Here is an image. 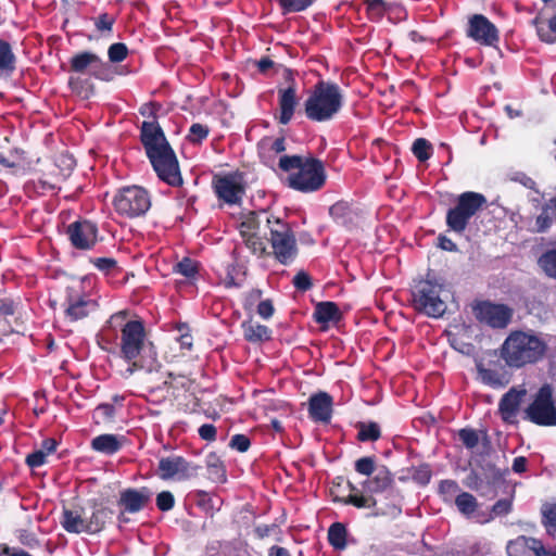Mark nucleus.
<instances>
[{
  "mask_svg": "<svg viewBox=\"0 0 556 556\" xmlns=\"http://www.w3.org/2000/svg\"><path fill=\"white\" fill-rule=\"evenodd\" d=\"M296 104V90L293 86L279 90L280 124L287 125L292 119Z\"/></svg>",
  "mask_w": 556,
  "mask_h": 556,
  "instance_id": "nucleus-23",
  "label": "nucleus"
},
{
  "mask_svg": "<svg viewBox=\"0 0 556 556\" xmlns=\"http://www.w3.org/2000/svg\"><path fill=\"white\" fill-rule=\"evenodd\" d=\"M140 138L157 177L170 186H180L182 177L178 160L160 125L155 121H144Z\"/></svg>",
  "mask_w": 556,
  "mask_h": 556,
  "instance_id": "nucleus-1",
  "label": "nucleus"
},
{
  "mask_svg": "<svg viewBox=\"0 0 556 556\" xmlns=\"http://www.w3.org/2000/svg\"><path fill=\"white\" fill-rule=\"evenodd\" d=\"M96 412L104 419H111L114 416L115 409L111 404H101L97 407Z\"/></svg>",
  "mask_w": 556,
  "mask_h": 556,
  "instance_id": "nucleus-63",
  "label": "nucleus"
},
{
  "mask_svg": "<svg viewBox=\"0 0 556 556\" xmlns=\"http://www.w3.org/2000/svg\"><path fill=\"white\" fill-rule=\"evenodd\" d=\"M245 339L252 342L267 340L270 337L268 327L264 325L250 324L244 327Z\"/></svg>",
  "mask_w": 556,
  "mask_h": 556,
  "instance_id": "nucleus-38",
  "label": "nucleus"
},
{
  "mask_svg": "<svg viewBox=\"0 0 556 556\" xmlns=\"http://www.w3.org/2000/svg\"><path fill=\"white\" fill-rule=\"evenodd\" d=\"M543 522L548 533L556 531V505H548L544 507Z\"/></svg>",
  "mask_w": 556,
  "mask_h": 556,
  "instance_id": "nucleus-48",
  "label": "nucleus"
},
{
  "mask_svg": "<svg viewBox=\"0 0 556 556\" xmlns=\"http://www.w3.org/2000/svg\"><path fill=\"white\" fill-rule=\"evenodd\" d=\"M247 269L242 264L232 263L227 266L224 285L226 288H239L243 285Z\"/></svg>",
  "mask_w": 556,
  "mask_h": 556,
  "instance_id": "nucleus-32",
  "label": "nucleus"
},
{
  "mask_svg": "<svg viewBox=\"0 0 556 556\" xmlns=\"http://www.w3.org/2000/svg\"><path fill=\"white\" fill-rule=\"evenodd\" d=\"M546 351V342L538 334L514 331L505 340L502 357L510 367H521L538 362Z\"/></svg>",
  "mask_w": 556,
  "mask_h": 556,
  "instance_id": "nucleus-3",
  "label": "nucleus"
},
{
  "mask_svg": "<svg viewBox=\"0 0 556 556\" xmlns=\"http://www.w3.org/2000/svg\"><path fill=\"white\" fill-rule=\"evenodd\" d=\"M80 283L68 286L65 290V316L71 321L85 318L96 308V303L79 290Z\"/></svg>",
  "mask_w": 556,
  "mask_h": 556,
  "instance_id": "nucleus-15",
  "label": "nucleus"
},
{
  "mask_svg": "<svg viewBox=\"0 0 556 556\" xmlns=\"http://www.w3.org/2000/svg\"><path fill=\"white\" fill-rule=\"evenodd\" d=\"M146 355H140L139 361H134L125 370L124 376L130 377L136 370L144 369L148 372H156L161 368V364L156 358V352L152 343L146 349Z\"/></svg>",
  "mask_w": 556,
  "mask_h": 556,
  "instance_id": "nucleus-24",
  "label": "nucleus"
},
{
  "mask_svg": "<svg viewBox=\"0 0 556 556\" xmlns=\"http://www.w3.org/2000/svg\"><path fill=\"white\" fill-rule=\"evenodd\" d=\"M467 36L476 42L493 47L498 42V30L484 15L475 14L469 18Z\"/></svg>",
  "mask_w": 556,
  "mask_h": 556,
  "instance_id": "nucleus-17",
  "label": "nucleus"
},
{
  "mask_svg": "<svg viewBox=\"0 0 556 556\" xmlns=\"http://www.w3.org/2000/svg\"><path fill=\"white\" fill-rule=\"evenodd\" d=\"M198 432L200 438L205 441H214L216 439V428L211 424L202 425Z\"/></svg>",
  "mask_w": 556,
  "mask_h": 556,
  "instance_id": "nucleus-58",
  "label": "nucleus"
},
{
  "mask_svg": "<svg viewBox=\"0 0 556 556\" xmlns=\"http://www.w3.org/2000/svg\"><path fill=\"white\" fill-rule=\"evenodd\" d=\"M367 12L371 20H380L388 11V5L383 0H366Z\"/></svg>",
  "mask_w": 556,
  "mask_h": 556,
  "instance_id": "nucleus-47",
  "label": "nucleus"
},
{
  "mask_svg": "<svg viewBox=\"0 0 556 556\" xmlns=\"http://www.w3.org/2000/svg\"><path fill=\"white\" fill-rule=\"evenodd\" d=\"M274 311V305L269 300H264L257 305V314L264 319H269Z\"/></svg>",
  "mask_w": 556,
  "mask_h": 556,
  "instance_id": "nucleus-57",
  "label": "nucleus"
},
{
  "mask_svg": "<svg viewBox=\"0 0 556 556\" xmlns=\"http://www.w3.org/2000/svg\"><path fill=\"white\" fill-rule=\"evenodd\" d=\"M309 417L314 421L328 422L332 414V397L327 392H318L309 397Z\"/></svg>",
  "mask_w": 556,
  "mask_h": 556,
  "instance_id": "nucleus-19",
  "label": "nucleus"
},
{
  "mask_svg": "<svg viewBox=\"0 0 556 556\" xmlns=\"http://www.w3.org/2000/svg\"><path fill=\"white\" fill-rule=\"evenodd\" d=\"M214 190L217 197L228 204H237L244 194V181L241 174H227L214 178Z\"/></svg>",
  "mask_w": 556,
  "mask_h": 556,
  "instance_id": "nucleus-16",
  "label": "nucleus"
},
{
  "mask_svg": "<svg viewBox=\"0 0 556 556\" xmlns=\"http://www.w3.org/2000/svg\"><path fill=\"white\" fill-rule=\"evenodd\" d=\"M128 48L125 43L116 42L109 47L108 56L112 63H119L126 59Z\"/></svg>",
  "mask_w": 556,
  "mask_h": 556,
  "instance_id": "nucleus-46",
  "label": "nucleus"
},
{
  "mask_svg": "<svg viewBox=\"0 0 556 556\" xmlns=\"http://www.w3.org/2000/svg\"><path fill=\"white\" fill-rule=\"evenodd\" d=\"M46 457L47 453L42 450H38L27 456L26 463L31 468L40 467L46 463Z\"/></svg>",
  "mask_w": 556,
  "mask_h": 556,
  "instance_id": "nucleus-53",
  "label": "nucleus"
},
{
  "mask_svg": "<svg viewBox=\"0 0 556 556\" xmlns=\"http://www.w3.org/2000/svg\"><path fill=\"white\" fill-rule=\"evenodd\" d=\"M538 264L546 276L556 279V248L544 252L539 257Z\"/></svg>",
  "mask_w": 556,
  "mask_h": 556,
  "instance_id": "nucleus-37",
  "label": "nucleus"
},
{
  "mask_svg": "<svg viewBox=\"0 0 556 556\" xmlns=\"http://www.w3.org/2000/svg\"><path fill=\"white\" fill-rule=\"evenodd\" d=\"M93 264L97 268L105 273H109L116 267V261L109 257L97 258Z\"/></svg>",
  "mask_w": 556,
  "mask_h": 556,
  "instance_id": "nucleus-59",
  "label": "nucleus"
},
{
  "mask_svg": "<svg viewBox=\"0 0 556 556\" xmlns=\"http://www.w3.org/2000/svg\"><path fill=\"white\" fill-rule=\"evenodd\" d=\"M525 395V389L517 390L515 388L510 389L506 394H504L500 402V412L505 421H515L519 406Z\"/></svg>",
  "mask_w": 556,
  "mask_h": 556,
  "instance_id": "nucleus-20",
  "label": "nucleus"
},
{
  "mask_svg": "<svg viewBox=\"0 0 556 556\" xmlns=\"http://www.w3.org/2000/svg\"><path fill=\"white\" fill-rule=\"evenodd\" d=\"M175 498L169 491H162L156 496V506L162 511L170 510L174 507Z\"/></svg>",
  "mask_w": 556,
  "mask_h": 556,
  "instance_id": "nucleus-51",
  "label": "nucleus"
},
{
  "mask_svg": "<svg viewBox=\"0 0 556 556\" xmlns=\"http://www.w3.org/2000/svg\"><path fill=\"white\" fill-rule=\"evenodd\" d=\"M343 101V92L337 84L319 81L305 100V115L314 122L330 121L341 111Z\"/></svg>",
  "mask_w": 556,
  "mask_h": 556,
  "instance_id": "nucleus-4",
  "label": "nucleus"
},
{
  "mask_svg": "<svg viewBox=\"0 0 556 556\" xmlns=\"http://www.w3.org/2000/svg\"><path fill=\"white\" fill-rule=\"evenodd\" d=\"M206 465L212 473H215L218 477L224 476V469L219 464V460L216 456L211 455L207 457Z\"/></svg>",
  "mask_w": 556,
  "mask_h": 556,
  "instance_id": "nucleus-61",
  "label": "nucleus"
},
{
  "mask_svg": "<svg viewBox=\"0 0 556 556\" xmlns=\"http://www.w3.org/2000/svg\"><path fill=\"white\" fill-rule=\"evenodd\" d=\"M552 225V217L548 214V208L545 207L542 210L541 214L536 216L534 224L530 226V230L532 232H544Z\"/></svg>",
  "mask_w": 556,
  "mask_h": 556,
  "instance_id": "nucleus-45",
  "label": "nucleus"
},
{
  "mask_svg": "<svg viewBox=\"0 0 556 556\" xmlns=\"http://www.w3.org/2000/svg\"><path fill=\"white\" fill-rule=\"evenodd\" d=\"M114 23V18L108 14H102L99 16V18L96 22V26L99 30H108L110 31L112 29Z\"/></svg>",
  "mask_w": 556,
  "mask_h": 556,
  "instance_id": "nucleus-62",
  "label": "nucleus"
},
{
  "mask_svg": "<svg viewBox=\"0 0 556 556\" xmlns=\"http://www.w3.org/2000/svg\"><path fill=\"white\" fill-rule=\"evenodd\" d=\"M175 270L185 277H193L197 273V264L194 261L186 257L175 266Z\"/></svg>",
  "mask_w": 556,
  "mask_h": 556,
  "instance_id": "nucleus-49",
  "label": "nucleus"
},
{
  "mask_svg": "<svg viewBox=\"0 0 556 556\" xmlns=\"http://www.w3.org/2000/svg\"><path fill=\"white\" fill-rule=\"evenodd\" d=\"M392 483L390 471L386 467L376 470L371 479L363 483V489L369 494L384 492Z\"/></svg>",
  "mask_w": 556,
  "mask_h": 556,
  "instance_id": "nucleus-28",
  "label": "nucleus"
},
{
  "mask_svg": "<svg viewBox=\"0 0 556 556\" xmlns=\"http://www.w3.org/2000/svg\"><path fill=\"white\" fill-rule=\"evenodd\" d=\"M380 438V428L375 422L361 424L358 431V440L376 441Z\"/></svg>",
  "mask_w": 556,
  "mask_h": 556,
  "instance_id": "nucleus-41",
  "label": "nucleus"
},
{
  "mask_svg": "<svg viewBox=\"0 0 556 556\" xmlns=\"http://www.w3.org/2000/svg\"><path fill=\"white\" fill-rule=\"evenodd\" d=\"M286 150L285 139H265L258 146L260 156L265 165L274 168L276 165V156L281 154Z\"/></svg>",
  "mask_w": 556,
  "mask_h": 556,
  "instance_id": "nucleus-25",
  "label": "nucleus"
},
{
  "mask_svg": "<svg viewBox=\"0 0 556 556\" xmlns=\"http://www.w3.org/2000/svg\"><path fill=\"white\" fill-rule=\"evenodd\" d=\"M450 291L445 285L435 279L420 281L413 293L414 307L429 317L443 316L447 306Z\"/></svg>",
  "mask_w": 556,
  "mask_h": 556,
  "instance_id": "nucleus-6",
  "label": "nucleus"
},
{
  "mask_svg": "<svg viewBox=\"0 0 556 556\" xmlns=\"http://www.w3.org/2000/svg\"><path fill=\"white\" fill-rule=\"evenodd\" d=\"M439 247L442 249V250H445V251H456L457 250V245L448 238L444 237V236H440L439 237Z\"/></svg>",
  "mask_w": 556,
  "mask_h": 556,
  "instance_id": "nucleus-64",
  "label": "nucleus"
},
{
  "mask_svg": "<svg viewBox=\"0 0 556 556\" xmlns=\"http://www.w3.org/2000/svg\"><path fill=\"white\" fill-rule=\"evenodd\" d=\"M459 485L454 480H442L439 483V494L445 503L455 502V497L459 494Z\"/></svg>",
  "mask_w": 556,
  "mask_h": 556,
  "instance_id": "nucleus-39",
  "label": "nucleus"
},
{
  "mask_svg": "<svg viewBox=\"0 0 556 556\" xmlns=\"http://www.w3.org/2000/svg\"><path fill=\"white\" fill-rule=\"evenodd\" d=\"M485 203L486 199L481 193L466 191L459 194L456 200V205L446 213L447 227L456 233H463L470 218L475 216Z\"/></svg>",
  "mask_w": 556,
  "mask_h": 556,
  "instance_id": "nucleus-7",
  "label": "nucleus"
},
{
  "mask_svg": "<svg viewBox=\"0 0 556 556\" xmlns=\"http://www.w3.org/2000/svg\"><path fill=\"white\" fill-rule=\"evenodd\" d=\"M479 376L481 380L490 386H501L500 379L496 374L490 369L479 368Z\"/></svg>",
  "mask_w": 556,
  "mask_h": 556,
  "instance_id": "nucleus-56",
  "label": "nucleus"
},
{
  "mask_svg": "<svg viewBox=\"0 0 556 556\" xmlns=\"http://www.w3.org/2000/svg\"><path fill=\"white\" fill-rule=\"evenodd\" d=\"M15 68V55L9 42L0 39V72L11 73Z\"/></svg>",
  "mask_w": 556,
  "mask_h": 556,
  "instance_id": "nucleus-36",
  "label": "nucleus"
},
{
  "mask_svg": "<svg viewBox=\"0 0 556 556\" xmlns=\"http://www.w3.org/2000/svg\"><path fill=\"white\" fill-rule=\"evenodd\" d=\"M526 417L540 426L556 425V406L551 386L544 384L540 388L533 402L526 409Z\"/></svg>",
  "mask_w": 556,
  "mask_h": 556,
  "instance_id": "nucleus-10",
  "label": "nucleus"
},
{
  "mask_svg": "<svg viewBox=\"0 0 556 556\" xmlns=\"http://www.w3.org/2000/svg\"><path fill=\"white\" fill-rule=\"evenodd\" d=\"M113 204L118 214L132 218L146 214L151 206V201L147 190L138 186H129L118 190Z\"/></svg>",
  "mask_w": 556,
  "mask_h": 556,
  "instance_id": "nucleus-9",
  "label": "nucleus"
},
{
  "mask_svg": "<svg viewBox=\"0 0 556 556\" xmlns=\"http://www.w3.org/2000/svg\"><path fill=\"white\" fill-rule=\"evenodd\" d=\"M126 312L121 311L111 316V327H121V355L131 364L142 352H146V331L143 324L139 320L126 321Z\"/></svg>",
  "mask_w": 556,
  "mask_h": 556,
  "instance_id": "nucleus-5",
  "label": "nucleus"
},
{
  "mask_svg": "<svg viewBox=\"0 0 556 556\" xmlns=\"http://www.w3.org/2000/svg\"><path fill=\"white\" fill-rule=\"evenodd\" d=\"M200 466L179 455H169L159 460L157 475L162 480L186 481L195 476Z\"/></svg>",
  "mask_w": 556,
  "mask_h": 556,
  "instance_id": "nucleus-12",
  "label": "nucleus"
},
{
  "mask_svg": "<svg viewBox=\"0 0 556 556\" xmlns=\"http://www.w3.org/2000/svg\"><path fill=\"white\" fill-rule=\"evenodd\" d=\"M61 525L70 533H87V510L84 508L64 509L62 513Z\"/></svg>",
  "mask_w": 556,
  "mask_h": 556,
  "instance_id": "nucleus-21",
  "label": "nucleus"
},
{
  "mask_svg": "<svg viewBox=\"0 0 556 556\" xmlns=\"http://www.w3.org/2000/svg\"><path fill=\"white\" fill-rule=\"evenodd\" d=\"M208 132L207 126L195 123L190 126L187 138L192 143H201L208 136Z\"/></svg>",
  "mask_w": 556,
  "mask_h": 556,
  "instance_id": "nucleus-43",
  "label": "nucleus"
},
{
  "mask_svg": "<svg viewBox=\"0 0 556 556\" xmlns=\"http://www.w3.org/2000/svg\"><path fill=\"white\" fill-rule=\"evenodd\" d=\"M278 166L290 173L289 186L302 192H313L325 184V170L320 161L315 159L303 160L299 155H280Z\"/></svg>",
  "mask_w": 556,
  "mask_h": 556,
  "instance_id": "nucleus-2",
  "label": "nucleus"
},
{
  "mask_svg": "<svg viewBox=\"0 0 556 556\" xmlns=\"http://www.w3.org/2000/svg\"><path fill=\"white\" fill-rule=\"evenodd\" d=\"M538 540L527 536H518L507 544V554L509 556H532L539 547Z\"/></svg>",
  "mask_w": 556,
  "mask_h": 556,
  "instance_id": "nucleus-27",
  "label": "nucleus"
},
{
  "mask_svg": "<svg viewBox=\"0 0 556 556\" xmlns=\"http://www.w3.org/2000/svg\"><path fill=\"white\" fill-rule=\"evenodd\" d=\"M314 318L318 324H329L341 318L339 307L333 302H320L314 311Z\"/></svg>",
  "mask_w": 556,
  "mask_h": 556,
  "instance_id": "nucleus-30",
  "label": "nucleus"
},
{
  "mask_svg": "<svg viewBox=\"0 0 556 556\" xmlns=\"http://www.w3.org/2000/svg\"><path fill=\"white\" fill-rule=\"evenodd\" d=\"M476 318L491 328H505L511 317L513 309L504 304L483 301L473 306Z\"/></svg>",
  "mask_w": 556,
  "mask_h": 556,
  "instance_id": "nucleus-14",
  "label": "nucleus"
},
{
  "mask_svg": "<svg viewBox=\"0 0 556 556\" xmlns=\"http://www.w3.org/2000/svg\"><path fill=\"white\" fill-rule=\"evenodd\" d=\"M151 492L148 489L135 490L128 489L121 494L119 504L128 513L140 511L150 501Z\"/></svg>",
  "mask_w": 556,
  "mask_h": 556,
  "instance_id": "nucleus-22",
  "label": "nucleus"
},
{
  "mask_svg": "<svg viewBox=\"0 0 556 556\" xmlns=\"http://www.w3.org/2000/svg\"><path fill=\"white\" fill-rule=\"evenodd\" d=\"M328 540H329V543L336 549H344L346 546V529H345V527L340 522H336V523L331 525L328 530Z\"/></svg>",
  "mask_w": 556,
  "mask_h": 556,
  "instance_id": "nucleus-34",
  "label": "nucleus"
},
{
  "mask_svg": "<svg viewBox=\"0 0 556 556\" xmlns=\"http://www.w3.org/2000/svg\"><path fill=\"white\" fill-rule=\"evenodd\" d=\"M344 504H351L357 508H370L376 505V500L370 495L351 494L343 500Z\"/></svg>",
  "mask_w": 556,
  "mask_h": 556,
  "instance_id": "nucleus-42",
  "label": "nucleus"
},
{
  "mask_svg": "<svg viewBox=\"0 0 556 556\" xmlns=\"http://www.w3.org/2000/svg\"><path fill=\"white\" fill-rule=\"evenodd\" d=\"M270 219L266 213L249 212L243 214L238 224L239 233L249 250L255 255H263L266 248L260 235L261 224Z\"/></svg>",
  "mask_w": 556,
  "mask_h": 556,
  "instance_id": "nucleus-11",
  "label": "nucleus"
},
{
  "mask_svg": "<svg viewBox=\"0 0 556 556\" xmlns=\"http://www.w3.org/2000/svg\"><path fill=\"white\" fill-rule=\"evenodd\" d=\"M510 510L511 501L506 498L500 500L493 505L491 513L478 514L476 516V520L481 523L489 522L494 518V516L507 515Z\"/></svg>",
  "mask_w": 556,
  "mask_h": 556,
  "instance_id": "nucleus-35",
  "label": "nucleus"
},
{
  "mask_svg": "<svg viewBox=\"0 0 556 556\" xmlns=\"http://www.w3.org/2000/svg\"><path fill=\"white\" fill-rule=\"evenodd\" d=\"M355 470L364 476H370L375 471V458L362 457L355 462Z\"/></svg>",
  "mask_w": 556,
  "mask_h": 556,
  "instance_id": "nucleus-50",
  "label": "nucleus"
},
{
  "mask_svg": "<svg viewBox=\"0 0 556 556\" xmlns=\"http://www.w3.org/2000/svg\"><path fill=\"white\" fill-rule=\"evenodd\" d=\"M283 14L306 10L315 0H277Z\"/></svg>",
  "mask_w": 556,
  "mask_h": 556,
  "instance_id": "nucleus-40",
  "label": "nucleus"
},
{
  "mask_svg": "<svg viewBox=\"0 0 556 556\" xmlns=\"http://www.w3.org/2000/svg\"><path fill=\"white\" fill-rule=\"evenodd\" d=\"M293 285L296 289L302 291H306L312 287L311 278L304 271H300L294 276Z\"/></svg>",
  "mask_w": 556,
  "mask_h": 556,
  "instance_id": "nucleus-54",
  "label": "nucleus"
},
{
  "mask_svg": "<svg viewBox=\"0 0 556 556\" xmlns=\"http://www.w3.org/2000/svg\"><path fill=\"white\" fill-rule=\"evenodd\" d=\"M538 34L540 38L547 43L556 42V31H553V29L549 28V25H547L546 28L544 26H539Z\"/></svg>",
  "mask_w": 556,
  "mask_h": 556,
  "instance_id": "nucleus-60",
  "label": "nucleus"
},
{
  "mask_svg": "<svg viewBox=\"0 0 556 556\" xmlns=\"http://www.w3.org/2000/svg\"><path fill=\"white\" fill-rule=\"evenodd\" d=\"M71 70L78 74H87L100 80H111L113 74L108 63L90 51H83L72 56Z\"/></svg>",
  "mask_w": 556,
  "mask_h": 556,
  "instance_id": "nucleus-13",
  "label": "nucleus"
},
{
  "mask_svg": "<svg viewBox=\"0 0 556 556\" xmlns=\"http://www.w3.org/2000/svg\"><path fill=\"white\" fill-rule=\"evenodd\" d=\"M266 223L269 227L270 243L275 257L281 264L291 263L296 255V243L290 227L278 218L266 219Z\"/></svg>",
  "mask_w": 556,
  "mask_h": 556,
  "instance_id": "nucleus-8",
  "label": "nucleus"
},
{
  "mask_svg": "<svg viewBox=\"0 0 556 556\" xmlns=\"http://www.w3.org/2000/svg\"><path fill=\"white\" fill-rule=\"evenodd\" d=\"M67 233L72 244L77 249H90L97 241V227L88 220L71 224Z\"/></svg>",
  "mask_w": 556,
  "mask_h": 556,
  "instance_id": "nucleus-18",
  "label": "nucleus"
},
{
  "mask_svg": "<svg viewBox=\"0 0 556 556\" xmlns=\"http://www.w3.org/2000/svg\"><path fill=\"white\" fill-rule=\"evenodd\" d=\"M329 214L333 220L342 226H349L354 220V212L348 202L340 201L329 208Z\"/></svg>",
  "mask_w": 556,
  "mask_h": 556,
  "instance_id": "nucleus-31",
  "label": "nucleus"
},
{
  "mask_svg": "<svg viewBox=\"0 0 556 556\" xmlns=\"http://www.w3.org/2000/svg\"><path fill=\"white\" fill-rule=\"evenodd\" d=\"M455 505L463 515L470 517L476 511L478 502L472 494L462 492L455 497Z\"/></svg>",
  "mask_w": 556,
  "mask_h": 556,
  "instance_id": "nucleus-33",
  "label": "nucleus"
},
{
  "mask_svg": "<svg viewBox=\"0 0 556 556\" xmlns=\"http://www.w3.org/2000/svg\"><path fill=\"white\" fill-rule=\"evenodd\" d=\"M413 153L419 161H427L431 155V144L426 139L419 138L413 143Z\"/></svg>",
  "mask_w": 556,
  "mask_h": 556,
  "instance_id": "nucleus-44",
  "label": "nucleus"
},
{
  "mask_svg": "<svg viewBox=\"0 0 556 556\" xmlns=\"http://www.w3.org/2000/svg\"><path fill=\"white\" fill-rule=\"evenodd\" d=\"M111 516L112 511L109 508L94 505L90 511H87V521H89L87 533L94 534L100 532Z\"/></svg>",
  "mask_w": 556,
  "mask_h": 556,
  "instance_id": "nucleus-29",
  "label": "nucleus"
},
{
  "mask_svg": "<svg viewBox=\"0 0 556 556\" xmlns=\"http://www.w3.org/2000/svg\"><path fill=\"white\" fill-rule=\"evenodd\" d=\"M230 446L239 452H245L250 446V440L243 434H236L230 440Z\"/></svg>",
  "mask_w": 556,
  "mask_h": 556,
  "instance_id": "nucleus-55",
  "label": "nucleus"
},
{
  "mask_svg": "<svg viewBox=\"0 0 556 556\" xmlns=\"http://www.w3.org/2000/svg\"><path fill=\"white\" fill-rule=\"evenodd\" d=\"M123 441L124 437L111 433L100 434L92 439L91 447L99 453L112 455L122 448Z\"/></svg>",
  "mask_w": 556,
  "mask_h": 556,
  "instance_id": "nucleus-26",
  "label": "nucleus"
},
{
  "mask_svg": "<svg viewBox=\"0 0 556 556\" xmlns=\"http://www.w3.org/2000/svg\"><path fill=\"white\" fill-rule=\"evenodd\" d=\"M460 441L467 448H473L479 443V437L472 429H462L458 433Z\"/></svg>",
  "mask_w": 556,
  "mask_h": 556,
  "instance_id": "nucleus-52",
  "label": "nucleus"
}]
</instances>
